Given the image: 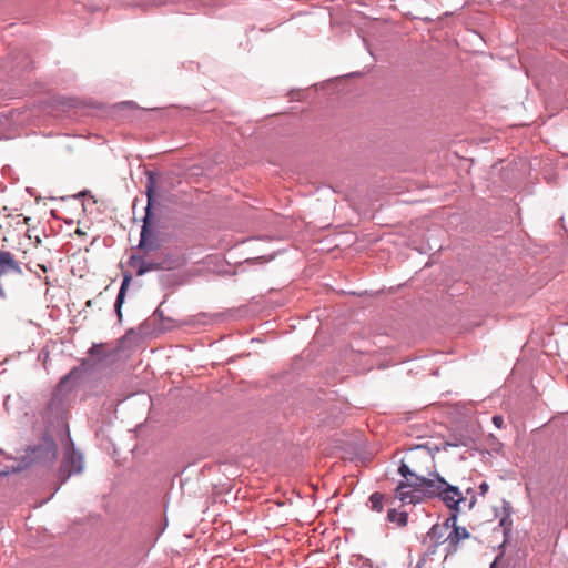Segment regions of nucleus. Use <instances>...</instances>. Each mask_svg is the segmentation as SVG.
I'll return each instance as SVG.
<instances>
[{"label":"nucleus","mask_w":568,"mask_h":568,"mask_svg":"<svg viewBox=\"0 0 568 568\" xmlns=\"http://www.w3.org/2000/svg\"><path fill=\"white\" fill-rule=\"evenodd\" d=\"M148 197H149V200L151 199V189L150 187H148Z\"/></svg>","instance_id":"nucleus-18"},{"label":"nucleus","mask_w":568,"mask_h":568,"mask_svg":"<svg viewBox=\"0 0 568 568\" xmlns=\"http://www.w3.org/2000/svg\"><path fill=\"white\" fill-rule=\"evenodd\" d=\"M488 484L486 483H483L480 486H479V489H480V494L484 495L487 490H488Z\"/></svg>","instance_id":"nucleus-16"},{"label":"nucleus","mask_w":568,"mask_h":568,"mask_svg":"<svg viewBox=\"0 0 568 568\" xmlns=\"http://www.w3.org/2000/svg\"><path fill=\"white\" fill-rule=\"evenodd\" d=\"M384 495L381 493H374L369 497L371 507L373 510L381 513L384 508Z\"/></svg>","instance_id":"nucleus-10"},{"label":"nucleus","mask_w":568,"mask_h":568,"mask_svg":"<svg viewBox=\"0 0 568 568\" xmlns=\"http://www.w3.org/2000/svg\"><path fill=\"white\" fill-rule=\"evenodd\" d=\"M439 498L450 510H454L453 514L456 515L457 511H459V504L465 501V498L458 487L452 486L448 483H446Z\"/></svg>","instance_id":"nucleus-5"},{"label":"nucleus","mask_w":568,"mask_h":568,"mask_svg":"<svg viewBox=\"0 0 568 568\" xmlns=\"http://www.w3.org/2000/svg\"><path fill=\"white\" fill-rule=\"evenodd\" d=\"M498 566H499V561H498V558H496V559L491 562L490 568H498Z\"/></svg>","instance_id":"nucleus-17"},{"label":"nucleus","mask_w":568,"mask_h":568,"mask_svg":"<svg viewBox=\"0 0 568 568\" xmlns=\"http://www.w3.org/2000/svg\"><path fill=\"white\" fill-rule=\"evenodd\" d=\"M160 268H162V266L159 263L142 262L141 265L139 266V270H138L136 274L138 275H143L146 272L154 271V270H160Z\"/></svg>","instance_id":"nucleus-12"},{"label":"nucleus","mask_w":568,"mask_h":568,"mask_svg":"<svg viewBox=\"0 0 568 568\" xmlns=\"http://www.w3.org/2000/svg\"><path fill=\"white\" fill-rule=\"evenodd\" d=\"M399 474L405 478V481L404 483H408V481H414L416 477H418L417 475H415L410 469L409 467L406 465V464H402L399 469H398Z\"/></svg>","instance_id":"nucleus-13"},{"label":"nucleus","mask_w":568,"mask_h":568,"mask_svg":"<svg viewBox=\"0 0 568 568\" xmlns=\"http://www.w3.org/2000/svg\"><path fill=\"white\" fill-rule=\"evenodd\" d=\"M493 424L497 427V428H501L503 425H504V418L503 416L500 415H495L493 417Z\"/></svg>","instance_id":"nucleus-15"},{"label":"nucleus","mask_w":568,"mask_h":568,"mask_svg":"<svg viewBox=\"0 0 568 568\" xmlns=\"http://www.w3.org/2000/svg\"><path fill=\"white\" fill-rule=\"evenodd\" d=\"M2 460H8V457L3 453H0V476L9 474L11 469L9 465H2Z\"/></svg>","instance_id":"nucleus-14"},{"label":"nucleus","mask_w":568,"mask_h":568,"mask_svg":"<svg viewBox=\"0 0 568 568\" xmlns=\"http://www.w3.org/2000/svg\"><path fill=\"white\" fill-rule=\"evenodd\" d=\"M387 519L392 523H396L399 527H404L407 525V513L390 508L387 513Z\"/></svg>","instance_id":"nucleus-9"},{"label":"nucleus","mask_w":568,"mask_h":568,"mask_svg":"<svg viewBox=\"0 0 568 568\" xmlns=\"http://www.w3.org/2000/svg\"><path fill=\"white\" fill-rule=\"evenodd\" d=\"M129 281H130L129 277L124 278V281H123V283H122L121 287H120L118 297H116L115 308H116V312H118L119 316H121V305H122L124 296H125V291H126Z\"/></svg>","instance_id":"nucleus-11"},{"label":"nucleus","mask_w":568,"mask_h":568,"mask_svg":"<svg viewBox=\"0 0 568 568\" xmlns=\"http://www.w3.org/2000/svg\"><path fill=\"white\" fill-rule=\"evenodd\" d=\"M469 537L470 534L468 530L465 527L457 526L455 523L448 531V541L444 549L446 555L456 552L459 548V544Z\"/></svg>","instance_id":"nucleus-6"},{"label":"nucleus","mask_w":568,"mask_h":568,"mask_svg":"<svg viewBox=\"0 0 568 568\" xmlns=\"http://www.w3.org/2000/svg\"><path fill=\"white\" fill-rule=\"evenodd\" d=\"M446 480L439 476L436 479H428L425 477H416L412 483L414 489L420 493V497H440L443 489L445 488Z\"/></svg>","instance_id":"nucleus-3"},{"label":"nucleus","mask_w":568,"mask_h":568,"mask_svg":"<svg viewBox=\"0 0 568 568\" xmlns=\"http://www.w3.org/2000/svg\"><path fill=\"white\" fill-rule=\"evenodd\" d=\"M151 237V234L148 230V226H146V221L144 222V225L142 227V231H141V240H140V243H139V247L141 250H144L146 252L149 251H153L156 248V245L154 243L153 240L150 239Z\"/></svg>","instance_id":"nucleus-8"},{"label":"nucleus","mask_w":568,"mask_h":568,"mask_svg":"<svg viewBox=\"0 0 568 568\" xmlns=\"http://www.w3.org/2000/svg\"><path fill=\"white\" fill-rule=\"evenodd\" d=\"M83 470V457L78 453L73 445H70L63 455L61 466L59 468V478L61 483H65L67 479L73 474H80Z\"/></svg>","instance_id":"nucleus-2"},{"label":"nucleus","mask_w":568,"mask_h":568,"mask_svg":"<svg viewBox=\"0 0 568 568\" xmlns=\"http://www.w3.org/2000/svg\"><path fill=\"white\" fill-rule=\"evenodd\" d=\"M69 376H64L58 384L50 402L48 403L45 415L50 420L65 422L67 416V394L64 392Z\"/></svg>","instance_id":"nucleus-1"},{"label":"nucleus","mask_w":568,"mask_h":568,"mask_svg":"<svg viewBox=\"0 0 568 568\" xmlns=\"http://www.w3.org/2000/svg\"><path fill=\"white\" fill-rule=\"evenodd\" d=\"M413 481L399 483L395 490V498L400 500L402 504H417L420 501V493L414 489Z\"/></svg>","instance_id":"nucleus-7"},{"label":"nucleus","mask_w":568,"mask_h":568,"mask_svg":"<svg viewBox=\"0 0 568 568\" xmlns=\"http://www.w3.org/2000/svg\"><path fill=\"white\" fill-rule=\"evenodd\" d=\"M455 523H457V515L450 514L444 523L435 524L427 532V541L434 547H438L440 545L446 547L448 541V531Z\"/></svg>","instance_id":"nucleus-4"}]
</instances>
